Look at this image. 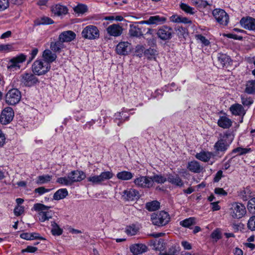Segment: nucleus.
Returning a JSON list of instances; mask_svg holds the SVG:
<instances>
[{"label":"nucleus","mask_w":255,"mask_h":255,"mask_svg":"<svg viewBox=\"0 0 255 255\" xmlns=\"http://www.w3.org/2000/svg\"><path fill=\"white\" fill-rule=\"evenodd\" d=\"M252 151L250 148L237 147L232 150L233 153H237V155H243L249 153Z\"/></svg>","instance_id":"09e8293b"},{"label":"nucleus","mask_w":255,"mask_h":255,"mask_svg":"<svg viewBox=\"0 0 255 255\" xmlns=\"http://www.w3.org/2000/svg\"><path fill=\"white\" fill-rule=\"evenodd\" d=\"M213 14L219 24L224 26L228 25L229 21V16L224 10L215 9L213 11Z\"/></svg>","instance_id":"9d476101"},{"label":"nucleus","mask_w":255,"mask_h":255,"mask_svg":"<svg viewBox=\"0 0 255 255\" xmlns=\"http://www.w3.org/2000/svg\"><path fill=\"white\" fill-rule=\"evenodd\" d=\"M76 38V34L72 31L68 30L62 32L59 36L58 39L62 42H68L73 40Z\"/></svg>","instance_id":"b1692460"},{"label":"nucleus","mask_w":255,"mask_h":255,"mask_svg":"<svg viewBox=\"0 0 255 255\" xmlns=\"http://www.w3.org/2000/svg\"><path fill=\"white\" fill-rule=\"evenodd\" d=\"M195 37L197 40H199L204 46H208L210 42L205 36L201 34L196 35Z\"/></svg>","instance_id":"864d4df0"},{"label":"nucleus","mask_w":255,"mask_h":255,"mask_svg":"<svg viewBox=\"0 0 255 255\" xmlns=\"http://www.w3.org/2000/svg\"><path fill=\"white\" fill-rule=\"evenodd\" d=\"M245 92L248 94H254L255 93V80H249L247 82Z\"/></svg>","instance_id":"f704fd0d"},{"label":"nucleus","mask_w":255,"mask_h":255,"mask_svg":"<svg viewBox=\"0 0 255 255\" xmlns=\"http://www.w3.org/2000/svg\"><path fill=\"white\" fill-rule=\"evenodd\" d=\"M230 111L233 115L242 116V118L246 113V111L245 110L243 106L239 104L232 105L230 108Z\"/></svg>","instance_id":"393cba45"},{"label":"nucleus","mask_w":255,"mask_h":255,"mask_svg":"<svg viewBox=\"0 0 255 255\" xmlns=\"http://www.w3.org/2000/svg\"><path fill=\"white\" fill-rule=\"evenodd\" d=\"M146 209L149 211H154L158 210L160 207V203L157 201L147 202L145 205Z\"/></svg>","instance_id":"a19ab883"},{"label":"nucleus","mask_w":255,"mask_h":255,"mask_svg":"<svg viewBox=\"0 0 255 255\" xmlns=\"http://www.w3.org/2000/svg\"><path fill=\"white\" fill-rule=\"evenodd\" d=\"M166 20V17L156 15L150 16L147 20L140 21V23L156 26L163 24Z\"/></svg>","instance_id":"4468645a"},{"label":"nucleus","mask_w":255,"mask_h":255,"mask_svg":"<svg viewBox=\"0 0 255 255\" xmlns=\"http://www.w3.org/2000/svg\"><path fill=\"white\" fill-rule=\"evenodd\" d=\"M81 35L82 37L85 39L93 40L99 37L100 32L97 26L93 25H89L83 29Z\"/></svg>","instance_id":"423d86ee"},{"label":"nucleus","mask_w":255,"mask_h":255,"mask_svg":"<svg viewBox=\"0 0 255 255\" xmlns=\"http://www.w3.org/2000/svg\"><path fill=\"white\" fill-rule=\"evenodd\" d=\"M247 229L252 231L255 232V215L250 217L247 222Z\"/></svg>","instance_id":"8fccbe9b"},{"label":"nucleus","mask_w":255,"mask_h":255,"mask_svg":"<svg viewBox=\"0 0 255 255\" xmlns=\"http://www.w3.org/2000/svg\"><path fill=\"white\" fill-rule=\"evenodd\" d=\"M128 34L131 37L140 38L143 36L142 28L137 23L130 25Z\"/></svg>","instance_id":"5701e85b"},{"label":"nucleus","mask_w":255,"mask_h":255,"mask_svg":"<svg viewBox=\"0 0 255 255\" xmlns=\"http://www.w3.org/2000/svg\"><path fill=\"white\" fill-rule=\"evenodd\" d=\"M154 247L156 250H161L163 249V240L160 239L155 241L154 243Z\"/></svg>","instance_id":"e2e57ef3"},{"label":"nucleus","mask_w":255,"mask_h":255,"mask_svg":"<svg viewBox=\"0 0 255 255\" xmlns=\"http://www.w3.org/2000/svg\"><path fill=\"white\" fill-rule=\"evenodd\" d=\"M37 251V248L33 246H28L25 249H23L21 251V253H23L26 252L30 253H34Z\"/></svg>","instance_id":"bf43d9fd"},{"label":"nucleus","mask_w":255,"mask_h":255,"mask_svg":"<svg viewBox=\"0 0 255 255\" xmlns=\"http://www.w3.org/2000/svg\"><path fill=\"white\" fill-rule=\"evenodd\" d=\"M196 219L195 217H190L180 222V225L185 228H190L195 225Z\"/></svg>","instance_id":"4c0bfd02"},{"label":"nucleus","mask_w":255,"mask_h":255,"mask_svg":"<svg viewBox=\"0 0 255 255\" xmlns=\"http://www.w3.org/2000/svg\"><path fill=\"white\" fill-rule=\"evenodd\" d=\"M167 181L172 185L178 187H182L184 186V182L177 174H167Z\"/></svg>","instance_id":"a211bd4d"},{"label":"nucleus","mask_w":255,"mask_h":255,"mask_svg":"<svg viewBox=\"0 0 255 255\" xmlns=\"http://www.w3.org/2000/svg\"><path fill=\"white\" fill-rule=\"evenodd\" d=\"M179 253V248L175 246H172L167 251L164 253H160L159 255H178Z\"/></svg>","instance_id":"c03bdc74"},{"label":"nucleus","mask_w":255,"mask_h":255,"mask_svg":"<svg viewBox=\"0 0 255 255\" xmlns=\"http://www.w3.org/2000/svg\"><path fill=\"white\" fill-rule=\"evenodd\" d=\"M232 122L226 116H221L218 121V125L220 127L224 128H228L231 127Z\"/></svg>","instance_id":"c756f323"},{"label":"nucleus","mask_w":255,"mask_h":255,"mask_svg":"<svg viewBox=\"0 0 255 255\" xmlns=\"http://www.w3.org/2000/svg\"><path fill=\"white\" fill-rule=\"evenodd\" d=\"M214 192L216 194L220 196H226L227 195V192L222 188H216Z\"/></svg>","instance_id":"680f3d73"},{"label":"nucleus","mask_w":255,"mask_h":255,"mask_svg":"<svg viewBox=\"0 0 255 255\" xmlns=\"http://www.w3.org/2000/svg\"><path fill=\"white\" fill-rule=\"evenodd\" d=\"M158 37L163 41L170 40L174 34L173 29L170 26L163 25L160 27L157 31Z\"/></svg>","instance_id":"1a4fd4ad"},{"label":"nucleus","mask_w":255,"mask_h":255,"mask_svg":"<svg viewBox=\"0 0 255 255\" xmlns=\"http://www.w3.org/2000/svg\"><path fill=\"white\" fill-rule=\"evenodd\" d=\"M31 68L35 75L40 76L47 73L50 70L51 65L43 60H37L33 63Z\"/></svg>","instance_id":"7ed1b4c3"},{"label":"nucleus","mask_w":255,"mask_h":255,"mask_svg":"<svg viewBox=\"0 0 255 255\" xmlns=\"http://www.w3.org/2000/svg\"><path fill=\"white\" fill-rule=\"evenodd\" d=\"M9 0H0V11L5 10L9 7Z\"/></svg>","instance_id":"4d7b16f0"},{"label":"nucleus","mask_w":255,"mask_h":255,"mask_svg":"<svg viewBox=\"0 0 255 255\" xmlns=\"http://www.w3.org/2000/svg\"><path fill=\"white\" fill-rule=\"evenodd\" d=\"M223 176V172L222 170H219L215 175L213 181L214 182H219Z\"/></svg>","instance_id":"69168bd1"},{"label":"nucleus","mask_w":255,"mask_h":255,"mask_svg":"<svg viewBox=\"0 0 255 255\" xmlns=\"http://www.w3.org/2000/svg\"><path fill=\"white\" fill-rule=\"evenodd\" d=\"M71 185L74 182H80L86 178L85 173L80 170H73L68 174Z\"/></svg>","instance_id":"6ab92c4d"},{"label":"nucleus","mask_w":255,"mask_h":255,"mask_svg":"<svg viewBox=\"0 0 255 255\" xmlns=\"http://www.w3.org/2000/svg\"><path fill=\"white\" fill-rule=\"evenodd\" d=\"M5 102L9 105H15L19 103L21 98V92L15 88L9 90L5 95Z\"/></svg>","instance_id":"0eeeda50"},{"label":"nucleus","mask_w":255,"mask_h":255,"mask_svg":"<svg viewBox=\"0 0 255 255\" xmlns=\"http://www.w3.org/2000/svg\"><path fill=\"white\" fill-rule=\"evenodd\" d=\"M214 156H215V154L213 152L204 151L197 153L195 155L197 159L205 162L209 161L211 158Z\"/></svg>","instance_id":"cd10ccee"},{"label":"nucleus","mask_w":255,"mask_h":255,"mask_svg":"<svg viewBox=\"0 0 255 255\" xmlns=\"http://www.w3.org/2000/svg\"><path fill=\"white\" fill-rule=\"evenodd\" d=\"M156 54V51L152 48H148L144 51V55L149 60L155 59V56Z\"/></svg>","instance_id":"3c124183"},{"label":"nucleus","mask_w":255,"mask_h":255,"mask_svg":"<svg viewBox=\"0 0 255 255\" xmlns=\"http://www.w3.org/2000/svg\"><path fill=\"white\" fill-rule=\"evenodd\" d=\"M123 198L126 201H134L137 200L140 196L139 192L132 188L125 190L123 192Z\"/></svg>","instance_id":"2eb2a0df"},{"label":"nucleus","mask_w":255,"mask_h":255,"mask_svg":"<svg viewBox=\"0 0 255 255\" xmlns=\"http://www.w3.org/2000/svg\"><path fill=\"white\" fill-rule=\"evenodd\" d=\"M74 11L78 14H83L88 10L87 6L84 4L80 3L73 8Z\"/></svg>","instance_id":"a18cd8bd"},{"label":"nucleus","mask_w":255,"mask_h":255,"mask_svg":"<svg viewBox=\"0 0 255 255\" xmlns=\"http://www.w3.org/2000/svg\"><path fill=\"white\" fill-rule=\"evenodd\" d=\"M242 27L249 30H255V18L250 17H243L240 21Z\"/></svg>","instance_id":"dca6fc26"},{"label":"nucleus","mask_w":255,"mask_h":255,"mask_svg":"<svg viewBox=\"0 0 255 255\" xmlns=\"http://www.w3.org/2000/svg\"><path fill=\"white\" fill-rule=\"evenodd\" d=\"M133 177V174L128 171H122L117 174V177L122 180H129Z\"/></svg>","instance_id":"473e14b6"},{"label":"nucleus","mask_w":255,"mask_h":255,"mask_svg":"<svg viewBox=\"0 0 255 255\" xmlns=\"http://www.w3.org/2000/svg\"><path fill=\"white\" fill-rule=\"evenodd\" d=\"M63 43L59 39L58 40L56 41L51 42L50 46L51 50L55 53H60L61 51V49L63 48Z\"/></svg>","instance_id":"2f4dec72"},{"label":"nucleus","mask_w":255,"mask_h":255,"mask_svg":"<svg viewBox=\"0 0 255 255\" xmlns=\"http://www.w3.org/2000/svg\"><path fill=\"white\" fill-rule=\"evenodd\" d=\"M52 176L48 174L42 175L37 177L36 183L38 185H42L50 181Z\"/></svg>","instance_id":"58836bf2"},{"label":"nucleus","mask_w":255,"mask_h":255,"mask_svg":"<svg viewBox=\"0 0 255 255\" xmlns=\"http://www.w3.org/2000/svg\"><path fill=\"white\" fill-rule=\"evenodd\" d=\"M234 138V134L230 131H227L223 135H221L220 138L214 145L215 155H219L221 157L224 155L232 142Z\"/></svg>","instance_id":"f257e3e1"},{"label":"nucleus","mask_w":255,"mask_h":255,"mask_svg":"<svg viewBox=\"0 0 255 255\" xmlns=\"http://www.w3.org/2000/svg\"><path fill=\"white\" fill-rule=\"evenodd\" d=\"M131 49V44L128 42H121L116 47V52L119 55H127Z\"/></svg>","instance_id":"aec40b11"},{"label":"nucleus","mask_w":255,"mask_h":255,"mask_svg":"<svg viewBox=\"0 0 255 255\" xmlns=\"http://www.w3.org/2000/svg\"><path fill=\"white\" fill-rule=\"evenodd\" d=\"M211 236L212 238L216 239V240H219V239H221V234H220V232L217 230H214L212 233Z\"/></svg>","instance_id":"774afa93"},{"label":"nucleus","mask_w":255,"mask_h":255,"mask_svg":"<svg viewBox=\"0 0 255 255\" xmlns=\"http://www.w3.org/2000/svg\"><path fill=\"white\" fill-rule=\"evenodd\" d=\"M133 182L138 187L149 188L152 186V181L149 176L140 175L134 179Z\"/></svg>","instance_id":"ddd939ff"},{"label":"nucleus","mask_w":255,"mask_h":255,"mask_svg":"<svg viewBox=\"0 0 255 255\" xmlns=\"http://www.w3.org/2000/svg\"><path fill=\"white\" fill-rule=\"evenodd\" d=\"M50 208V206L41 203H36L33 207L35 211L38 212L37 216L39 220L41 222H44L52 218L53 212L49 210Z\"/></svg>","instance_id":"f03ea898"},{"label":"nucleus","mask_w":255,"mask_h":255,"mask_svg":"<svg viewBox=\"0 0 255 255\" xmlns=\"http://www.w3.org/2000/svg\"><path fill=\"white\" fill-rule=\"evenodd\" d=\"M171 20L174 22L176 23H183L185 24H191L192 21L189 19L185 17L174 15L171 17Z\"/></svg>","instance_id":"e433bc0d"},{"label":"nucleus","mask_w":255,"mask_h":255,"mask_svg":"<svg viewBox=\"0 0 255 255\" xmlns=\"http://www.w3.org/2000/svg\"><path fill=\"white\" fill-rule=\"evenodd\" d=\"M181 246L183 247L184 250H190L192 249V245L188 242L183 241L181 242Z\"/></svg>","instance_id":"338daca9"},{"label":"nucleus","mask_w":255,"mask_h":255,"mask_svg":"<svg viewBox=\"0 0 255 255\" xmlns=\"http://www.w3.org/2000/svg\"><path fill=\"white\" fill-rule=\"evenodd\" d=\"M68 194V191L65 188H62L58 190L53 195V199L55 200H59L64 199Z\"/></svg>","instance_id":"72a5a7b5"},{"label":"nucleus","mask_w":255,"mask_h":255,"mask_svg":"<svg viewBox=\"0 0 255 255\" xmlns=\"http://www.w3.org/2000/svg\"><path fill=\"white\" fill-rule=\"evenodd\" d=\"M50 190V189H46L45 187L41 186L35 189L34 191V193H38L39 195H41L45 193L49 192Z\"/></svg>","instance_id":"13d9d810"},{"label":"nucleus","mask_w":255,"mask_h":255,"mask_svg":"<svg viewBox=\"0 0 255 255\" xmlns=\"http://www.w3.org/2000/svg\"><path fill=\"white\" fill-rule=\"evenodd\" d=\"M54 21L47 16H42L36 19L34 23L36 25L51 24L54 23Z\"/></svg>","instance_id":"7c9ffc66"},{"label":"nucleus","mask_w":255,"mask_h":255,"mask_svg":"<svg viewBox=\"0 0 255 255\" xmlns=\"http://www.w3.org/2000/svg\"><path fill=\"white\" fill-rule=\"evenodd\" d=\"M51 11L54 16H61L66 14L68 9L66 6L60 3L55 4L51 6Z\"/></svg>","instance_id":"f3484780"},{"label":"nucleus","mask_w":255,"mask_h":255,"mask_svg":"<svg viewBox=\"0 0 255 255\" xmlns=\"http://www.w3.org/2000/svg\"><path fill=\"white\" fill-rule=\"evenodd\" d=\"M152 181V185L153 182H156L159 184H163L167 181V177H164L161 174H156L150 177Z\"/></svg>","instance_id":"37998d69"},{"label":"nucleus","mask_w":255,"mask_h":255,"mask_svg":"<svg viewBox=\"0 0 255 255\" xmlns=\"http://www.w3.org/2000/svg\"><path fill=\"white\" fill-rule=\"evenodd\" d=\"M12 48L11 44H0V52H7Z\"/></svg>","instance_id":"052dcab7"},{"label":"nucleus","mask_w":255,"mask_h":255,"mask_svg":"<svg viewBox=\"0 0 255 255\" xmlns=\"http://www.w3.org/2000/svg\"><path fill=\"white\" fill-rule=\"evenodd\" d=\"M42 56L44 59L43 60L48 62L49 64L54 61L57 58L56 54L52 53L49 49L45 50L43 52Z\"/></svg>","instance_id":"c85d7f7f"},{"label":"nucleus","mask_w":255,"mask_h":255,"mask_svg":"<svg viewBox=\"0 0 255 255\" xmlns=\"http://www.w3.org/2000/svg\"><path fill=\"white\" fill-rule=\"evenodd\" d=\"M139 228L137 225L132 224L126 228L125 232L130 236L135 235L139 232Z\"/></svg>","instance_id":"c9c22d12"},{"label":"nucleus","mask_w":255,"mask_h":255,"mask_svg":"<svg viewBox=\"0 0 255 255\" xmlns=\"http://www.w3.org/2000/svg\"><path fill=\"white\" fill-rule=\"evenodd\" d=\"M26 58V56L24 54H20L11 58L8 62L7 69L10 70H16L20 68V64L24 62Z\"/></svg>","instance_id":"9b49d317"},{"label":"nucleus","mask_w":255,"mask_h":255,"mask_svg":"<svg viewBox=\"0 0 255 255\" xmlns=\"http://www.w3.org/2000/svg\"><path fill=\"white\" fill-rule=\"evenodd\" d=\"M230 213L234 219H241L246 214L245 206L242 203L235 202L231 204Z\"/></svg>","instance_id":"39448f33"},{"label":"nucleus","mask_w":255,"mask_h":255,"mask_svg":"<svg viewBox=\"0 0 255 255\" xmlns=\"http://www.w3.org/2000/svg\"><path fill=\"white\" fill-rule=\"evenodd\" d=\"M242 104L245 106L249 108L254 102L253 98L246 95H242L241 96Z\"/></svg>","instance_id":"ea45409f"},{"label":"nucleus","mask_w":255,"mask_h":255,"mask_svg":"<svg viewBox=\"0 0 255 255\" xmlns=\"http://www.w3.org/2000/svg\"><path fill=\"white\" fill-rule=\"evenodd\" d=\"M180 8L187 14H193L194 12V8L190 6L186 3L181 2L179 5Z\"/></svg>","instance_id":"49530a36"},{"label":"nucleus","mask_w":255,"mask_h":255,"mask_svg":"<svg viewBox=\"0 0 255 255\" xmlns=\"http://www.w3.org/2000/svg\"><path fill=\"white\" fill-rule=\"evenodd\" d=\"M101 183L106 180H109L113 178L114 174L112 171H105L102 172L99 175Z\"/></svg>","instance_id":"de8ad7c7"},{"label":"nucleus","mask_w":255,"mask_h":255,"mask_svg":"<svg viewBox=\"0 0 255 255\" xmlns=\"http://www.w3.org/2000/svg\"><path fill=\"white\" fill-rule=\"evenodd\" d=\"M130 251L133 255H138L146 252L148 247L143 244L137 243L131 245L130 246Z\"/></svg>","instance_id":"412c9836"},{"label":"nucleus","mask_w":255,"mask_h":255,"mask_svg":"<svg viewBox=\"0 0 255 255\" xmlns=\"http://www.w3.org/2000/svg\"><path fill=\"white\" fill-rule=\"evenodd\" d=\"M151 221L155 226H163L169 222L170 216L167 212L161 211L159 213H153L151 216Z\"/></svg>","instance_id":"20e7f679"},{"label":"nucleus","mask_w":255,"mask_h":255,"mask_svg":"<svg viewBox=\"0 0 255 255\" xmlns=\"http://www.w3.org/2000/svg\"><path fill=\"white\" fill-rule=\"evenodd\" d=\"M51 233L54 236H60L63 233V230L55 222H51Z\"/></svg>","instance_id":"79ce46f5"},{"label":"nucleus","mask_w":255,"mask_h":255,"mask_svg":"<svg viewBox=\"0 0 255 255\" xmlns=\"http://www.w3.org/2000/svg\"><path fill=\"white\" fill-rule=\"evenodd\" d=\"M56 181L57 183L59 184L64 185L66 186L71 185L70 180L68 178V175L67 176V177L58 178Z\"/></svg>","instance_id":"5fc2aeb1"},{"label":"nucleus","mask_w":255,"mask_h":255,"mask_svg":"<svg viewBox=\"0 0 255 255\" xmlns=\"http://www.w3.org/2000/svg\"><path fill=\"white\" fill-rule=\"evenodd\" d=\"M187 168L190 171L195 173H200L203 169L200 163L196 160L189 162Z\"/></svg>","instance_id":"a878e982"},{"label":"nucleus","mask_w":255,"mask_h":255,"mask_svg":"<svg viewBox=\"0 0 255 255\" xmlns=\"http://www.w3.org/2000/svg\"><path fill=\"white\" fill-rule=\"evenodd\" d=\"M217 59L220 65L222 67H228L231 65V63L232 62L230 56L223 53H218Z\"/></svg>","instance_id":"bb28decb"},{"label":"nucleus","mask_w":255,"mask_h":255,"mask_svg":"<svg viewBox=\"0 0 255 255\" xmlns=\"http://www.w3.org/2000/svg\"><path fill=\"white\" fill-rule=\"evenodd\" d=\"M21 84L25 87H32L39 82L38 79L33 73L25 72L20 76Z\"/></svg>","instance_id":"6e6552de"},{"label":"nucleus","mask_w":255,"mask_h":255,"mask_svg":"<svg viewBox=\"0 0 255 255\" xmlns=\"http://www.w3.org/2000/svg\"><path fill=\"white\" fill-rule=\"evenodd\" d=\"M6 137L5 134L0 130V147H2L5 144Z\"/></svg>","instance_id":"0e129e2a"},{"label":"nucleus","mask_w":255,"mask_h":255,"mask_svg":"<svg viewBox=\"0 0 255 255\" xmlns=\"http://www.w3.org/2000/svg\"><path fill=\"white\" fill-rule=\"evenodd\" d=\"M14 114V111L11 107L5 108L1 112L0 123L4 125L10 123L13 119Z\"/></svg>","instance_id":"f8f14e48"},{"label":"nucleus","mask_w":255,"mask_h":255,"mask_svg":"<svg viewBox=\"0 0 255 255\" xmlns=\"http://www.w3.org/2000/svg\"><path fill=\"white\" fill-rule=\"evenodd\" d=\"M88 182L92 183L93 184H100L101 182L99 175L91 176L87 178Z\"/></svg>","instance_id":"6e6d98bb"},{"label":"nucleus","mask_w":255,"mask_h":255,"mask_svg":"<svg viewBox=\"0 0 255 255\" xmlns=\"http://www.w3.org/2000/svg\"><path fill=\"white\" fill-rule=\"evenodd\" d=\"M247 208L251 213L255 214V197L252 198L248 201Z\"/></svg>","instance_id":"603ef678"},{"label":"nucleus","mask_w":255,"mask_h":255,"mask_svg":"<svg viewBox=\"0 0 255 255\" xmlns=\"http://www.w3.org/2000/svg\"><path fill=\"white\" fill-rule=\"evenodd\" d=\"M123 29L119 24H113L107 28V33L109 35L118 37L123 32Z\"/></svg>","instance_id":"4be33fe9"}]
</instances>
